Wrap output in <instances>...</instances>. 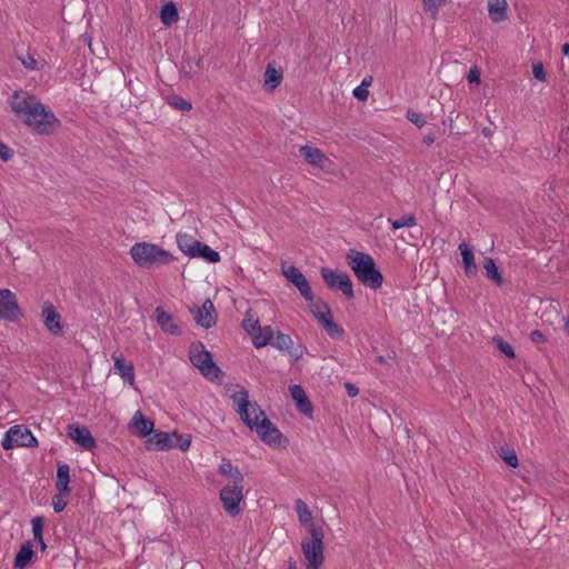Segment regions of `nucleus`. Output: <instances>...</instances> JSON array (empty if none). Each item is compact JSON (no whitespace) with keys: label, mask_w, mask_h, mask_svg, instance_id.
<instances>
[{"label":"nucleus","mask_w":569,"mask_h":569,"mask_svg":"<svg viewBox=\"0 0 569 569\" xmlns=\"http://www.w3.org/2000/svg\"><path fill=\"white\" fill-rule=\"evenodd\" d=\"M231 399L234 405V410L240 416L241 420L250 430L256 431L263 442L270 446L280 443L281 432L267 418L264 411L258 403L249 400V392L246 389L242 388L233 392Z\"/></svg>","instance_id":"f257e3e1"},{"label":"nucleus","mask_w":569,"mask_h":569,"mask_svg":"<svg viewBox=\"0 0 569 569\" xmlns=\"http://www.w3.org/2000/svg\"><path fill=\"white\" fill-rule=\"evenodd\" d=\"M11 109L40 134H51L60 127L54 113L32 96L20 97L16 92L11 98Z\"/></svg>","instance_id":"f03ea898"},{"label":"nucleus","mask_w":569,"mask_h":569,"mask_svg":"<svg viewBox=\"0 0 569 569\" xmlns=\"http://www.w3.org/2000/svg\"><path fill=\"white\" fill-rule=\"evenodd\" d=\"M346 258L348 266L362 284L373 290L382 286L383 277L370 254L351 249Z\"/></svg>","instance_id":"7ed1b4c3"},{"label":"nucleus","mask_w":569,"mask_h":569,"mask_svg":"<svg viewBox=\"0 0 569 569\" xmlns=\"http://www.w3.org/2000/svg\"><path fill=\"white\" fill-rule=\"evenodd\" d=\"M307 531L308 536L300 543L306 569H321L325 562L323 523H311Z\"/></svg>","instance_id":"20e7f679"},{"label":"nucleus","mask_w":569,"mask_h":569,"mask_svg":"<svg viewBox=\"0 0 569 569\" xmlns=\"http://www.w3.org/2000/svg\"><path fill=\"white\" fill-rule=\"evenodd\" d=\"M133 262L141 268L170 264L173 256L158 244L151 242H137L130 248Z\"/></svg>","instance_id":"39448f33"},{"label":"nucleus","mask_w":569,"mask_h":569,"mask_svg":"<svg viewBox=\"0 0 569 569\" xmlns=\"http://www.w3.org/2000/svg\"><path fill=\"white\" fill-rule=\"evenodd\" d=\"M189 360L209 380H217L222 376L221 369L214 363L211 353L201 342L190 346Z\"/></svg>","instance_id":"423d86ee"},{"label":"nucleus","mask_w":569,"mask_h":569,"mask_svg":"<svg viewBox=\"0 0 569 569\" xmlns=\"http://www.w3.org/2000/svg\"><path fill=\"white\" fill-rule=\"evenodd\" d=\"M220 500L226 512L236 517L241 512L240 503L244 500L243 482L230 481L220 490Z\"/></svg>","instance_id":"0eeeda50"},{"label":"nucleus","mask_w":569,"mask_h":569,"mask_svg":"<svg viewBox=\"0 0 569 569\" xmlns=\"http://www.w3.org/2000/svg\"><path fill=\"white\" fill-rule=\"evenodd\" d=\"M311 312L321 325L327 335L332 339H341L345 331L333 321L332 313L327 303L317 301L311 305Z\"/></svg>","instance_id":"6e6552de"},{"label":"nucleus","mask_w":569,"mask_h":569,"mask_svg":"<svg viewBox=\"0 0 569 569\" xmlns=\"http://www.w3.org/2000/svg\"><path fill=\"white\" fill-rule=\"evenodd\" d=\"M38 441L32 432L23 426H13L4 433L1 446L4 450L16 447H36Z\"/></svg>","instance_id":"1a4fd4ad"},{"label":"nucleus","mask_w":569,"mask_h":569,"mask_svg":"<svg viewBox=\"0 0 569 569\" xmlns=\"http://www.w3.org/2000/svg\"><path fill=\"white\" fill-rule=\"evenodd\" d=\"M321 276L329 288L341 290L347 298H353L352 282L346 272L322 268Z\"/></svg>","instance_id":"9d476101"},{"label":"nucleus","mask_w":569,"mask_h":569,"mask_svg":"<svg viewBox=\"0 0 569 569\" xmlns=\"http://www.w3.org/2000/svg\"><path fill=\"white\" fill-rule=\"evenodd\" d=\"M286 279L291 282L303 297V299L310 303L315 300V295L309 286L303 273L296 266H289L282 270Z\"/></svg>","instance_id":"9b49d317"},{"label":"nucleus","mask_w":569,"mask_h":569,"mask_svg":"<svg viewBox=\"0 0 569 569\" xmlns=\"http://www.w3.org/2000/svg\"><path fill=\"white\" fill-rule=\"evenodd\" d=\"M20 308L16 295L10 289H0V319L16 321Z\"/></svg>","instance_id":"f8f14e48"},{"label":"nucleus","mask_w":569,"mask_h":569,"mask_svg":"<svg viewBox=\"0 0 569 569\" xmlns=\"http://www.w3.org/2000/svg\"><path fill=\"white\" fill-rule=\"evenodd\" d=\"M299 153L309 164L319 169H329L332 164V161L319 148L302 146Z\"/></svg>","instance_id":"ddd939ff"},{"label":"nucleus","mask_w":569,"mask_h":569,"mask_svg":"<svg viewBox=\"0 0 569 569\" xmlns=\"http://www.w3.org/2000/svg\"><path fill=\"white\" fill-rule=\"evenodd\" d=\"M173 437H177L176 433H168L163 431H154L146 439V448L147 450H168L177 447V443L173 442Z\"/></svg>","instance_id":"4468645a"},{"label":"nucleus","mask_w":569,"mask_h":569,"mask_svg":"<svg viewBox=\"0 0 569 569\" xmlns=\"http://www.w3.org/2000/svg\"><path fill=\"white\" fill-rule=\"evenodd\" d=\"M68 436L80 447L91 450L96 447V440L89 429L80 425H69Z\"/></svg>","instance_id":"2eb2a0df"},{"label":"nucleus","mask_w":569,"mask_h":569,"mask_svg":"<svg viewBox=\"0 0 569 569\" xmlns=\"http://www.w3.org/2000/svg\"><path fill=\"white\" fill-rule=\"evenodd\" d=\"M41 316L43 318L44 327L50 333L54 336L62 333L63 325L61 322V317L51 303L48 302L43 306Z\"/></svg>","instance_id":"dca6fc26"},{"label":"nucleus","mask_w":569,"mask_h":569,"mask_svg":"<svg viewBox=\"0 0 569 569\" xmlns=\"http://www.w3.org/2000/svg\"><path fill=\"white\" fill-rule=\"evenodd\" d=\"M194 313L193 318L196 322L206 329L211 328L216 325V310L211 300H206L201 308H198L196 311H192Z\"/></svg>","instance_id":"f3484780"},{"label":"nucleus","mask_w":569,"mask_h":569,"mask_svg":"<svg viewBox=\"0 0 569 569\" xmlns=\"http://www.w3.org/2000/svg\"><path fill=\"white\" fill-rule=\"evenodd\" d=\"M129 428L132 432L142 438H148L154 430L153 421L147 419L140 410L136 411L130 423Z\"/></svg>","instance_id":"a211bd4d"},{"label":"nucleus","mask_w":569,"mask_h":569,"mask_svg":"<svg viewBox=\"0 0 569 569\" xmlns=\"http://www.w3.org/2000/svg\"><path fill=\"white\" fill-rule=\"evenodd\" d=\"M289 390L299 411L310 417L313 408L303 388L300 385H292Z\"/></svg>","instance_id":"6ab92c4d"},{"label":"nucleus","mask_w":569,"mask_h":569,"mask_svg":"<svg viewBox=\"0 0 569 569\" xmlns=\"http://www.w3.org/2000/svg\"><path fill=\"white\" fill-rule=\"evenodd\" d=\"M156 321L162 331L169 335H180L179 327L173 317L168 313L163 308L158 307L154 310Z\"/></svg>","instance_id":"aec40b11"},{"label":"nucleus","mask_w":569,"mask_h":569,"mask_svg":"<svg viewBox=\"0 0 569 569\" xmlns=\"http://www.w3.org/2000/svg\"><path fill=\"white\" fill-rule=\"evenodd\" d=\"M274 348H277L280 351H288L291 356H293L296 359H300L302 357V350L301 349H295L291 350L293 347V341L290 338L289 335H286L281 331H277L276 337L273 339L272 345Z\"/></svg>","instance_id":"412c9836"},{"label":"nucleus","mask_w":569,"mask_h":569,"mask_svg":"<svg viewBox=\"0 0 569 569\" xmlns=\"http://www.w3.org/2000/svg\"><path fill=\"white\" fill-rule=\"evenodd\" d=\"M70 467L68 463L59 462L57 466L56 488L60 493H70Z\"/></svg>","instance_id":"4be33fe9"},{"label":"nucleus","mask_w":569,"mask_h":569,"mask_svg":"<svg viewBox=\"0 0 569 569\" xmlns=\"http://www.w3.org/2000/svg\"><path fill=\"white\" fill-rule=\"evenodd\" d=\"M283 74L281 69H277L272 63H268L263 73V84L268 91H273L282 81Z\"/></svg>","instance_id":"5701e85b"},{"label":"nucleus","mask_w":569,"mask_h":569,"mask_svg":"<svg viewBox=\"0 0 569 569\" xmlns=\"http://www.w3.org/2000/svg\"><path fill=\"white\" fill-rule=\"evenodd\" d=\"M116 372L130 386L134 383V368L131 362H124L120 357L112 355Z\"/></svg>","instance_id":"b1692460"},{"label":"nucleus","mask_w":569,"mask_h":569,"mask_svg":"<svg viewBox=\"0 0 569 569\" xmlns=\"http://www.w3.org/2000/svg\"><path fill=\"white\" fill-rule=\"evenodd\" d=\"M177 244L178 248L188 257L193 258L200 241L193 238L188 233H178L177 234Z\"/></svg>","instance_id":"393cba45"},{"label":"nucleus","mask_w":569,"mask_h":569,"mask_svg":"<svg viewBox=\"0 0 569 569\" xmlns=\"http://www.w3.org/2000/svg\"><path fill=\"white\" fill-rule=\"evenodd\" d=\"M34 556L33 546L30 541L21 545L19 551L17 552L13 561L14 569H23L29 562L32 560Z\"/></svg>","instance_id":"a878e982"},{"label":"nucleus","mask_w":569,"mask_h":569,"mask_svg":"<svg viewBox=\"0 0 569 569\" xmlns=\"http://www.w3.org/2000/svg\"><path fill=\"white\" fill-rule=\"evenodd\" d=\"M459 251L462 257L465 273L468 277L475 276L477 271V266L475 263V257L471 247L466 242H461L459 244Z\"/></svg>","instance_id":"bb28decb"},{"label":"nucleus","mask_w":569,"mask_h":569,"mask_svg":"<svg viewBox=\"0 0 569 569\" xmlns=\"http://www.w3.org/2000/svg\"><path fill=\"white\" fill-rule=\"evenodd\" d=\"M277 331L271 326L259 327V330L252 338V343L256 348L260 349L267 345H272Z\"/></svg>","instance_id":"cd10ccee"},{"label":"nucleus","mask_w":569,"mask_h":569,"mask_svg":"<svg viewBox=\"0 0 569 569\" xmlns=\"http://www.w3.org/2000/svg\"><path fill=\"white\" fill-rule=\"evenodd\" d=\"M508 4L506 0H489L488 12L493 22H501L507 19Z\"/></svg>","instance_id":"c85d7f7f"},{"label":"nucleus","mask_w":569,"mask_h":569,"mask_svg":"<svg viewBox=\"0 0 569 569\" xmlns=\"http://www.w3.org/2000/svg\"><path fill=\"white\" fill-rule=\"evenodd\" d=\"M219 473L230 478V481L243 482L244 478L241 471L233 467L230 460L223 459L219 466Z\"/></svg>","instance_id":"c756f323"},{"label":"nucleus","mask_w":569,"mask_h":569,"mask_svg":"<svg viewBox=\"0 0 569 569\" xmlns=\"http://www.w3.org/2000/svg\"><path fill=\"white\" fill-rule=\"evenodd\" d=\"M161 22L164 26H171L179 20V13L173 2H168L162 6L160 11Z\"/></svg>","instance_id":"7c9ffc66"},{"label":"nucleus","mask_w":569,"mask_h":569,"mask_svg":"<svg viewBox=\"0 0 569 569\" xmlns=\"http://www.w3.org/2000/svg\"><path fill=\"white\" fill-rule=\"evenodd\" d=\"M193 258H201L207 262L217 263L220 261V253L211 249L208 244L200 242Z\"/></svg>","instance_id":"2f4dec72"},{"label":"nucleus","mask_w":569,"mask_h":569,"mask_svg":"<svg viewBox=\"0 0 569 569\" xmlns=\"http://www.w3.org/2000/svg\"><path fill=\"white\" fill-rule=\"evenodd\" d=\"M296 511H297L298 520L302 526H308V528H309L311 523H315L312 521V513H311L308 505L303 500H301V499L296 500Z\"/></svg>","instance_id":"473e14b6"},{"label":"nucleus","mask_w":569,"mask_h":569,"mask_svg":"<svg viewBox=\"0 0 569 569\" xmlns=\"http://www.w3.org/2000/svg\"><path fill=\"white\" fill-rule=\"evenodd\" d=\"M450 0H422V6L426 13L432 19L437 20L440 8L447 6Z\"/></svg>","instance_id":"72a5a7b5"},{"label":"nucleus","mask_w":569,"mask_h":569,"mask_svg":"<svg viewBox=\"0 0 569 569\" xmlns=\"http://www.w3.org/2000/svg\"><path fill=\"white\" fill-rule=\"evenodd\" d=\"M483 268L486 270V276L488 279H491L497 284H501V282H502L501 274H500L495 261L491 258H485Z\"/></svg>","instance_id":"f704fd0d"},{"label":"nucleus","mask_w":569,"mask_h":569,"mask_svg":"<svg viewBox=\"0 0 569 569\" xmlns=\"http://www.w3.org/2000/svg\"><path fill=\"white\" fill-rule=\"evenodd\" d=\"M259 319L254 318L250 312H247L242 320V328L246 330L248 335L253 338V336L259 330Z\"/></svg>","instance_id":"c9c22d12"},{"label":"nucleus","mask_w":569,"mask_h":569,"mask_svg":"<svg viewBox=\"0 0 569 569\" xmlns=\"http://www.w3.org/2000/svg\"><path fill=\"white\" fill-rule=\"evenodd\" d=\"M492 342L507 358L513 359L516 357L512 346L505 341L501 337L495 336L492 338Z\"/></svg>","instance_id":"e433bc0d"},{"label":"nucleus","mask_w":569,"mask_h":569,"mask_svg":"<svg viewBox=\"0 0 569 569\" xmlns=\"http://www.w3.org/2000/svg\"><path fill=\"white\" fill-rule=\"evenodd\" d=\"M417 220L413 214H406L401 217L400 219L391 221L392 228L395 230L401 229L403 227H413L416 226Z\"/></svg>","instance_id":"4c0bfd02"},{"label":"nucleus","mask_w":569,"mask_h":569,"mask_svg":"<svg viewBox=\"0 0 569 569\" xmlns=\"http://www.w3.org/2000/svg\"><path fill=\"white\" fill-rule=\"evenodd\" d=\"M69 496V493H58L56 496L52 497V508L54 510V512L59 513L61 511L64 510L66 506H67V500L66 498Z\"/></svg>","instance_id":"58836bf2"},{"label":"nucleus","mask_w":569,"mask_h":569,"mask_svg":"<svg viewBox=\"0 0 569 569\" xmlns=\"http://www.w3.org/2000/svg\"><path fill=\"white\" fill-rule=\"evenodd\" d=\"M501 459L510 467L516 468L518 466V457L512 449L502 450L500 455Z\"/></svg>","instance_id":"ea45409f"},{"label":"nucleus","mask_w":569,"mask_h":569,"mask_svg":"<svg viewBox=\"0 0 569 569\" xmlns=\"http://www.w3.org/2000/svg\"><path fill=\"white\" fill-rule=\"evenodd\" d=\"M32 533L34 540H41L43 530V520L41 517H34L31 520Z\"/></svg>","instance_id":"a19ab883"},{"label":"nucleus","mask_w":569,"mask_h":569,"mask_svg":"<svg viewBox=\"0 0 569 569\" xmlns=\"http://www.w3.org/2000/svg\"><path fill=\"white\" fill-rule=\"evenodd\" d=\"M407 119L413 124H416L418 128H422L427 123L425 117L413 110L407 111Z\"/></svg>","instance_id":"79ce46f5"},{"label":"nucleus","mask_w":569,"mask_h":569,"mask_svg":"<svg viewBox=\"0 0 569 569\" xmlns=\"http://www.w3.org/2000/svg\"><path fill=\"white\" fill-rule=\"evenodd\" d=\"M170 103H171V106H173L174 108H177L178 110H181V111H189L192 108L190 102H188L187 100H184L182 97H179V96L172 97V99L170 100Z\"/></svg>","instance_id":"37998d69"},{"label":"nucleus","mask_w":569,"mask_h":569,"mask_svg":"<svg viewBox=\"0 0 569 569\" xmlns=\"http://www.w3.org/2000/svg\"><path fill=\"white\" fill-rule=\"evenodd\" d=\"M532 74L537 80L541 82H545L547 79L545 67L541 62H537L532 66Z\"/></svg>","instance_id":"c03bdc74"},{"label":"nucleus","mask_w":569,"mask_h":569,"mask_svg":"<svg viewBox=\"0 0 569 569\" xmlns=\"http://www.w3.org/2000/svg\"><path fill=\"white\" fill-rule=\"evenodd\" d=\"M352 94L355 98H357L359 101H366L369 97V91L367 88L362 86H358L353 89Z\"/></svg>","instance_id":"a18cd8bd"},{"label":"nucleus","mask_w":569,"mask_h":569,"mask_svg":"<svg viewBox=\"0 0 569 569\" xmlns=\"http://www.w3.org/2000/svg\"><path fill=\"white\" fill-rule=\"evenodd\" d=\"M13 157V151L2 141H0V159L2 161H9Z\"/></svg>","instance_id":"49530a36"},{"label":"nucleus","mask_w":569,"mask_h":569,"mask_svg":"<svg viewBox=\"0 0 569 569\" xmlns=\"http://www.w3.org/2000/svg\"><path fill=\"white\" fill-rule=\"evenodd\" d=\"M467 79L470 83H480V70L478 67L470 68Z\"/></svg>","instance_id":"de8ad7c7"},{"label":"nucleus","mask_w":569,"mask_h":569,"mask_svg":"<svg viewBox=\"0 0 569 569\" xmlns=\"http://www.w3.org/2000/svg\"><path fill=\"white\" fill-rule=\"evenodd\" d=\"M21 62L27 69H30V70H34L38 64L37 60L31 54H28L27 57L21 58Z\"/></svg>","instance_id":"09e8293b"},{"label":"nucleus","mask_w":569,"mask_h":569,"mask_svg":"<svg viewBox=\"0 0 569 569\" xmlns=\"http://www.w3.org/2000/svg\"><path fill=\"white\" fill-rule=\"evenodd\" d=\"M530 340H531L533 343L543 342V341H545V336L542 335V332H541V331H539V330H533V331H531V333H530Z\"/></svg>","instance_id":"8fccbe9b"},{"label":"nucleus","mask_w":569,"mask_h":569,"mask_svg":"<svg viewBox=\"0 0 569 569\" xmlns=\"http://www.w3.org/2000/svg\"><path fill=\"white\" fill-rule=\"evenodd\" d=\"M345 388H346V391H347L348 396L351 397V398L358 396V393H359V389L355 385H352L350 382H347L345 385Z\"/></svg>","instance_id":"3c124183"},{"label":"nucleus","mask_w":569,"mask_h":569,"mask_svg":"<svg viewBox=\"0 0 569 569\" xmlns=\"http://www.w3.org/2000/svg\"><path fill=\"white\" fill-rule=\"evenodd\" d=\"M423 142L427 144V146H430L435 142V136L432 134H428V136H425L423 137Z\"/></svg>","instance_id":"603ef678"},{"label":"nucleus","mask_w":569,"mask_h":569,"mask_svg":"<svg viewBox=\"0 0 569 569\" xmlns=\"http://www.w3.org/2000/svg\"><path fill=\"white\" fill-rule=\"evenodd\" d=\"M371 82H372V78L371 77H366V78H363V80L360 83V86H362V87L368 89V87L371 84Z\"/></svg>","instance_id":"864d4df0"},{"label":"nucleus","mask_w":569,"mask_h":569,"mask_svg":"<svg viewBox=\"0 0 569 569\" xmlns=\"http://www.w3.org/2000/svg\"><path fill=\"white\" fill-rule=\"evenodd\" d=\"M180 449L186 451L189 449L190 447V440L189 439H186L182 443L179 445Z\"/></svg>","instance_id":"5fc2aeb1"},{"label":"nucleus","mask_w":569,"mask_h":569,"mask_svg":"<svg viewBox=\"0 0 569 569\" xmlns=\"http://www.w3.org/2000/svg\"><path fill=\"white\" fill-rule=\"evenodd\" d=\"M36 541L40 545L42 550L46 549L47 546H46L42 537H41V540H36Z\"/></svg>","instance_id":"6e6d98bb"},{"label":"nucleus","mask_w":569,"mask_h":569,"mask_svg":"<svg viewBox=\"0 0 569 569\" xmlns=\"http://www.w3.org/2000/svg\"><path fill=\"white\" fill-rule=\"evenodd\" d=\"M565 330L569 333V317L566 320Z\"/></svg>","instance_id":"4d7b16f0"},{"label":"nucleus","mask_w":569,"mask_h":569,"mask_svg":"<svg viewBox=\"0 0 569 569\" xmlns=\"http://www.w3.org/2000/svg\"><path fill=\"white\" fill-rule=\"evenodd\" d=\"M377 361H378L379 363H383V362H385V358H383L382 356H378V357H377Z\"/></svg>","instance_id":"13d9d810"},{"label":"nucleus","mask_w":569,"mask_h":569,"mask_svg":"<svg viewBox=\"0 0 569 569\" xmlns=\"http://www.w3.org/2000/svg\"><path fill=\"white\" fill-rule=\"evenodd\" d=\"M289 569H296L295 563H290Z\"/></svg>","instance_id":"bf43d9fd"}]
</instances>
